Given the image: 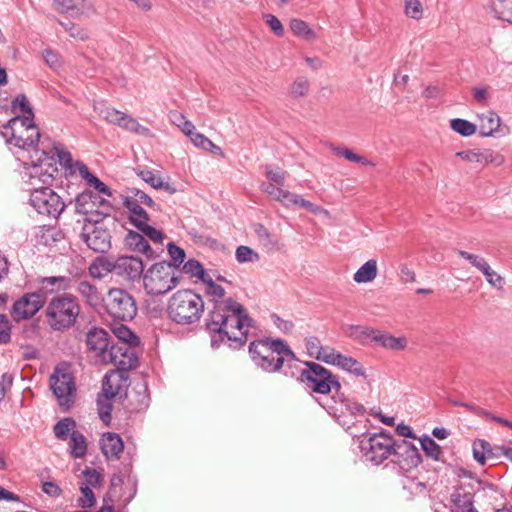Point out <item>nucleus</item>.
<instances>
[{"instance_id": "obj_1", "label": "nucleus", "mask_w": 512, "mask_h": 512, "mask_svg": "<svg viewBox=\"0 0 512 512\" xmlns=\"http://www.w3.org/2000/svg\"><path fill=\"white\" fill-rule=\"evenodd\" d=\"M252 325L253 320L246 309L232 298L215 300L206 322L211 333L216 334L221 341L231 342L230 345L234 344V347H241L247 342Z\"/></svg>"}, {"instance_id": "obj_2", "label": "nucleus", "mask_w": 512, "mask_h": 512, "mask_svg": "<svg viewBox=\"0 0 512 512\" xmlns=\"http://www.w3.org/2000/svg\"><path fill=\"white\" fill-rule=\"evenodd\" d=\"M253 363L267 373L279 372L283 367L291 368L297 361L295 353L283 339L265 338L249 345Z\"/></svg>"}, {"instance_id": "obj_3", "label": "nucleus", "mask_w": 512, "mask_h": 512, "mask_svg": "<svg viewBox=\"0 0 512 512\" xmlns=\"http://www.w3.org/2000/svg\"><path fill=\"white\" fill-rule=\"evenodd\" d=\"M55 146L63 147L55 143L49 152L44 149L35 150L34 155H30V162H25L24 178L31 193L50 189L48 186L52 184L54 175L58 172L55 165V157H57Z\"/></svg>"}, {"instance_id": "obj_4", "label": "nucleus", "mask_w": 512, "mask_h": 512, "mask_svg": "<svg viewBox=\"0 0 512 512\" xmlns=\"http://www.w3.org/2000/svg\"><path fill=\"white\" fill-rule=\"evenodd\" d=\"M166 311L174 323L183 326L193 325L202 317L204 300L193 290L181 289L169 298Z\"/></svg>"}, {"instance_id": "obj_5", "label": "nucleus", "mask_w": 512, "mask_h": 512, "mask_svg": "<svg viewBox=\"0 0 512 512\" xmlns=\"http://www.w3.org/2000/svg\"><path fill=\"white\" fill-rule=\"evenodd\" d=\"M1 135L9 145L31 150L33 154L38 150L36 146L39 143L40 132L30 117L14 116L2 127Z\"/></svg>"}, {"instance_id": "obj_6", "label": "nucleus", "mask_w": 512, "mask_h": 512, "mask_svg": "<svg viewBox=\"0 0 512 512\" xmlns=\"http://www.w3.org/2000/svg\"><path fill=\"white\" fill-rule=\"evenodd\" d=\"M80 306L73 295H60L52 298L46 306L45 315L53 330L69 328L76 322Z\"/></svg>"}, {"instance_id": "obj_7", "label": "nucleus", "mask_w": 512, "mask_h": 512, "mask_svg": "<svg viewBox=\"0 0 512 512\" xmlns=\"http://www.w3.org/2000/svg\"><path fill=\"white\" fill-rule=\"evenodd\" d=\"M179 283L172 264L158 262L143 274V288L148 295L160 296L174 289Z\"/></svg>"}, {"instance_id": "obj_8", "label": "nucleus", "mask_w": 512, "mask_h": 512, "mask_svg": "<svg viewBox=\"0 0 512 512\" xmlns=\"http://www.w3.org/2000/svg\"><path fill=\"white\" fill-rule=\"evenodd\" d=\"M306 366L301 372V381L307 388L318 394H328L331 391H334V395L339 394L341 384L335 375L315 362H306Z\"/></svg>"}, {"instance_id": "obj_9", "label": "nucleus", "mask_w": 512, "mask_h": 512, "mask_svg": "<svg viewBox=\"0 0 512 512\" xmlns=\"http://www.w3.org/2000/svg\"><path fill=\"white\" fill-rule=\"evenodd\" d=\"M105 308L111 317L121 321L132 320L137 314L136 302L132 295L118 288L108 291Z\"/></svg>"}, {"instance_id": "obj_10", "label": "nucleus", "mask_w": 512, "mask_h": 512, "mask_svg": "<svg viewBox=\"0 0 512 512\" xmlns=\"http://www.w3.org/2000/svg\"><path fill=\"white\" fill-rule=\"evenodd\" d=\"M393 445L394 439L383 432L366 436L360 441V449L366 461L375 465L381 464L392 456Z\"/></svg>"}, {"instance_id": "obj_11", "label": "nucleus", "mask_w": 512, "mask_h": 512, "mask_svg": "<svg viewBox=\"0 0 512 512\" xmlns=\"http://www.w3.org/2000/svg\"><path fill=\"white\" fill-rule=\"evenodd\" d=\"M81 238L94 252L105 253L111 248V236L103 225L101 214L83 224Z\"/></svg>"}, {"instance_id": "obj_12", "label": "nucleus", "mask_w": 512, "mask_h": 512, "mask_svg": "<svg viewBox=\"0 0 512 512\" xmlns=\"http://www.w3.org/2000/svg\"><path fill=\"white\" fill-rule=\"evenodd\" d=\"M55 152L57 153V158L59 162L65 167L69 168L72 173L78 172L83 180H85L86 184L89 187L94 188L97 192L106 195L108 197L112 196V192L110 188L103 183L99 178L93 175L86 164L80 161H76L73 163L72 157L68 151H66L63 147L55 146Z\"/></svg>"}, {"instance_id": "obj_13", "label": "nucleus", "mask_w": 512, "mask_h": 512, "mask_svg": "<svg viewBox=\"0 0 512 512\" xmlns=\"http://www.w3.org/2000/svg\"><path fill=\"white\" fill-rule=\"evenodd\" d=\"M51 389L61 407L70 408L74 403L76 387L72 375L56 367L50 377Z\"/></svg>"}, {"instance_id": "obj_14", "label": "nucleus", "mask_w": 512, "mask_h": 512, "mask_svg": "<svg viewBox=\"0 0 512 512\" xmlns=\"http://www.w3.org/2000/svg\"><path fill=\"white\" fill-rule=\"evenodd\" d=\"M75 208L77 213L86 216L84 218V223H86V221L91 220L92 218L96 219V215L98 214H101V220H104V218L109 214L110 205L106 199L99 195H96L91 191H84L77 195L75 199Z\"/></svg>"}, {"instance_id": "obj_15", "label": "nucleus", "mask_w": 512, "mask_h": 512, "mask_svg": "<svg viewBox=\"0 0 512 512\" xmlns=\"http://www.w3.org/2000/svg\"><path fill=\"white\" fill-rule=\"evenodd\" d=\"M30 203L39 214L53 218H57L66 207V203L51 188L32 192Z\"/></svg>"}, {"instance_id": "obj_16", "label": "nucleus", "mask_w": 512, "mask_h": 512, "mask_svg": "<svg viewBox=\"0 0 512 512\" xmlns=\"http://www.w3.org/2000/svg\"><path fill=\"white\" fill-rule=\"evenodd\" d=\"M103 362L111 363L117 370L127 373L137 366L138 357L135 346L127 343L112 344Z\"/></svg>"}, {"instance_id": "obj_17", "label": "nucleus", "mask_w": 512, "mask_h": 512, "mask_svg": "<svg viewBox=\"0 0 512 512\" xmlns=\"http://www.w3.org/2000/svg\"><path fill=\"white\" fill-rule=\"evenodd\" d=\"M98 114L101 118L110 124L117 125L127 131L133 132L137 135L149 137L151 131L149 128L141 125L137 119L131 115L119 111L112 107H102L98 109Z\"/></svg>"}, {"instance_id": "obj_18", "label": "nucleus", "mask_w": 512, "mask_h": 512, "mask_svg": "<svg viewBox=\"0 0 512 512\" xmlns=\"http://www.w3.org/2000/svg\"><path fill=\"white\" fill-rule=\"evenodd\" d=\"M45 300L40 292L24 294L16 300L11 309V316L15 321L32 318L43 306Z\"/></svg>"}, {"instance_id": "obj_19", "label": "nucleus", "mask_w": 512, "mask_h": 512, "mask_svg": "<svg viewBox=\"0 0 512 512\" xmlns=\"http://www.w3.org/2000/svg\"><path fill=\"white\" fill-rule=\"evenodd\" d=\"M392 456L393 462L405 471L417 467L422 461L418 448L406 440L394 441Z\"/></svg>"}, {"instance_id": "obj_20", "label": "nucleus", "mask_w": 512, "mask_h": 512, "mask_svg": "<svg viewBox=\"0 0 512 512\" xmlns=\"http://www.w3.org/2000/svg\"><path fill=\"white\" fill-rule=\"evenodd\" d=\"M114 274L135 281L143 277L144 264L142 260L134 256H121L113 261Z\"/></svg>"}, {"instance_id": "obj_21", "label": "nucleus", "mask_w": 512, "mask_h": 512, "mask_svg": "<svg viewBox=\"0 0 512 512\" xmlns=\"http://www.w3.org/2000/svg\"><path fill=\"white\" fill-rule=\"evenodd\" d=\"M53 8L61 13L68 14L74 18L90 17L96 10L88 0H54Z\"/></svg>"}, {"instance_id": "obj_22", "label": "nucleus", "mask_w": 512, "mask_h": 512, "mask_svg": "<svg viewBox=\"0 0 512 512\" xmlns=\"http://www.w3.org/2000/svg\"><path fill=\"white\" fill-rule=\"evenodd\" d=\"M109 334L102 328H92L86 335L87 350L103 362L110 347Z\"/></svg>"}, {"instance_id": "obj_23", "label": "nucleus", "mask_w": 512, "mask_h": 512, "mask_svg": "<svg viewBox=\"0 0 512 512\" xmlns=\"http://www.w3.org/2000/svg\"><path fill=\"white\" fill-rule=\"evenodd\" d=\"M455 157L460 158L463 161L474 164L476 166H485L490 163L500 165L502 163V157L490 150V149H470L460 151L455 154Z\"/></svg>"}, {"instance_id": "obj_24", "label": "nucleus", "mask_w": 512, "mask_h": 512, "mask_svg": "<svg viewBox=\"0 0 512 512\" xmlns=\"http://www.w3.org/2000/svg\"><path fill=\"white\" fill-rule=\"evenodd\" d=\"M323 407L326 408L327 411L331 414H362L365 411V408L362 404L354 402L349 398L345 397L340 390L339 394H335L332 396L331 403L325 404L323 405Z\"/></svg>"}, {"instance_id": "obj_25", "label": "nucleus", "mask_w": 512, "mask_h": 512, "mask_svg": "<svg viewBox=\"0 0 512 512\" xmlns=\"http://www.w3.org/2000/svg\"><path fill=\"white\" fill-rule=\"evenodd\" d=\"M127 375L125 372L113 370L107 373L103 379L102 394L105 397H116L121 394L126 386Z\"/></svg>"}, {"instance_id": "obj_26", "label": "nucleus", "mask_w": 512, "mask_h": 512, "mask_svg": "<svg viewBox=\"0 0 512 512\" xmlns=\"http://www.w3.org/2000/svg\"><path fill=\"white\" fill-rule=\"evenodd\" d=\"M73 288V280L65 276L43 277L39 280V290L43 297L59 291H66Z\"/></svg>"}, {"instance_id": "obj_27", "label": "nucleus", "mask_w": 512, "mask_h": 512, "mask_svg": "<svg viewBox=\"0 0 512 512\" xmlns=\"http://www.w3.org/2000/svg\"><path fill=\"white\" fill-rule=\"evenodd\" d=\"M327 364L338 366L357 377L365 376V369L358 360L353 357L345 356L337 352L335 349L333 350Z\"/></svg>"}, {"instance_id": "obj_28", "label": "nucleus", "mask_w": 512, "mask_h": 512, "mask_svg": "<svg viewBox=\"0 0 512 512\" xmlns=\"http://www.w3.org/2000/svg\"><path fill=\"white\" fill-rule=\"evenodd\" d=\"M101 450L108 460H118L123 452V441L116 433L103 434L101 441Z\"/></svg>"}, {"instance_id": "obj_29", "label": "nucleus", "mask_w": 512, "mask_h": 512, "mask_svg": "<svg viewBox=\"0 0 512 512\" xmlns=\"http://www.w3.org/2000/svg\"><path fill=\"white\" fill-rule=\"evenodd\" d=\"M76 292L82 297L87 305L96 308L103 302V297L98 288L88 280H80L75 282Z\"/></svg>"}, {"instance_id": "obj_30", "label": "nucleus", "mask_w": 512, "mask_h": 512, "mask_svg": "<svg viewBox=\"0 0 512 512\" xmlns=\"http://www.w3.org/2000/svg\"><path fill=\"white\" fill-rule=\"evenodd\" d=\"M125 242L130 250L141 253L148 259H154L157 256V253L149 245L148 241L142 234L129 231L125 238Z\"/></svg>"}, {"instance_id": "obj_31", "label": "nucleus", "mask_w": 512, "mask_h": 512, "mask_svg": "<svg viewBox=\"0 0 512 512\" xmlns=\"http://www.w3.org/2000/svg\"><path fill=\"white\" fill-rule=\"evenodd\" d=\"M374 343L384 349L403 351L406 349L408 342L405 336L395 337L389 333L378 330L376 337H374Z\"/></svg>"}, {"instance_id": "obj_32", "label": "nucleus", "mask_w": 512, "mask_h": 512, "mask_svg": "<svg viewBox=\"0 0 512 512\" xmlns=\"http://www.w3.org/2000/svg\"><path fill=\"white\" fill-rule=\"evenodd\" d=\"M452 512H478L473 507V497L471 493L462 489H456L450 497Z\"/></svg>"}, {"instance_id": "obj_33", "label": "nucleus", "mask_w": 512, "mask_h": 512, "mask_svg": "<svg viewBox=\"0 0 512 512\" xmlns=\"http://www.w3.org/2000/svg\"><path fill=\"white\" fill-rule=\"evenodd\" d=\"M378 329H374L362 325H350L345 330V333L359 342L362 345H369L374 343V337H376Z\"/></svg>"}, {"instance_id": "obj_34", "label": "nucleus", "mask_w": 512, "mask_h": 512, "mask_svg": "<svg viewBox=\"0 0 512 512\" xmlns=\"http://www.w3.org/2000/svg\"><path fill=\"white\" fill-rule=\"evenodd\" d=\"M479 123L476 125L481 136H491L500 127V117L492 112L487 111L478 116Z\"/></svg>"}, {"instance_id": "obj_35", "label": "nucleus", "mask_w": 512, "mask_h": 512, "mask_svg": "<svg viewBox=\"0 0 512 512\" xmlns=\"http://www.w3.org/2000/svg\"><path fill=\"white\" fill-rule=\"evenodd\" d=\"M305 347L308 354L317 360L327 363L333 352V348L322 346L320 340L315 336H310L305 339Z\"/></svg>"}, {"instance_id": "obj_36", "label": "nucleus", "mask_w": 512, "mask_h": 512, "mask_svg": "<svg viewBox=\"0 0 512 512\" xmlns=\"http://www.w3.org/2000/svg\"><path fill=\"white\" fill-rule=\"evenodd\" d=\"M281 187L282 186L268 181L261 183V190L265 192L270 198L281 202L286 207H290V201L294 193L288 190H284Z\"/></svg>"}, {"instance_id": "obj_37", "label": "nucleus", "mask_w": 512, "mask_h": 512, "mask_svg": "<svg viewBox=\"0 0 512 512\" xmlns=\"http://www.w3.org/2000/svg\"><path fill=\"white\" fill-rule=\"evenodd\" d=\"M378 274V266L376 259H370L366 261L360 268L354 273L353 280L356 283H369L376 279Z\"/></svg>"}, {"instance_id": "obj_38", "label": "nucleus", "mask_w": 512, "mask_h": 512, "mask_svg": "<svg viewBox=\"0 0 512 512\" xmlns=\"http://www.w3.org/2000/svg\"><path fill=\"white\" fill-rule=\"evenodd\" d=\"M124 206L129 211V219L130 222L137 228L141 225H144L145 222L149 221V216L147 212L136 203V201H132V199L126 198L124 201Z\"/></svg>"}, {"instance_id": "obj_39", "label": "nucleus", "mask_w": 512, "mask_h": 512, "mask_svg": "<svg viewBox=\"0 0 512 512\" xmlns=\"http://www.w3.org/2000/svg\"><path fill=\"white\" fill-rule=\"evenodd\" d=\"M490 9L496 18L512 24V0H491Z\"/></svg>"}, {"instance_id": "obj_40", "label": "nucleus", "mask_w": 512, "mask_h": 512, "mask_svg": "<svg viewBox=\"0 0 512 512\" xmlns=\"http://www.w3.org/2000/svg\"><path fill=\"white\" fill-rule=\"evenodd\" d=\"M290 29L295 36L306 41H313L317 38L315 31L310 28L307 22L301 19H292L290 21Z\"/></svg>"}, {"instance_id": "obj_41", "label": "nucleus", "mask_w": 512, "mask_h": 512, "mask_svg": "<svg viewBox=\"0 0 512 512\" xmlns=\"http://www.w3.org/2000/svg\"><path fill=\"white\" fill-rule=\"evenodd\" d=\"M88 270L91 277L101 279L108 273H114L113 262L103 258H96L90 264Z\"/></svg>"}, {"instance_id": "obj_42", "label": "nucleus", "mask_w": 512, "mask_h": 512, "mask_svg": "<svg viewBox=\"0 0 512 512\" xmlns=\"http://www.w3.org/2000/svg\"><path fill=\"white\" fill-rule=\"evenodd\" d=\"M70 453L75 458L83 457L87 452V443L84 435L79 431L70 434Z\"/></svg>"}, {"instance_id": "obj_43", "label": "nucleus", "mask_w": 512, "mask_h": 512, "mask_svg": "<svg viewBox=\"0 0 512 512\" xmlns=\"http://www.w3.org/2000/svg\"><path fill=\"white\" fill-rule=\"evenodd\" d=\"M143 181L151 185V187L155 189H164L173 193L175 189H173L169 183L164 182L160 177L156 176L155 173L151 170H142L138 173Z\"/></svg>"}, {"instance_id": "obj_44", "label": "nucleus", "mask_w": 512, "mask_h": 512, "mask_svg": "<svg viewBox=\"0 0 512 512\" xmlns=\"http://www.w3.org/2000/svg\"><path fill=\"white\" fill-rule=\"evenodd\" d=\"M112 331L116 338L119 340L118 343H127L134 346H137L139 343L138 337L123 324L114 326Z\"/></svg>"}, {"instance_id": "obj_45", "label": "nucleus", "mask_w": 512, "mask_h": 512, "mask_svg": "<svg viewBox=\"0 0 512 512\" xmlns=\"http://www.w3.org/2000/svg\"><path fill=\"white\" fill-rule=\"evenodd\" d=\"M11 108L14 113H21L22 115H19L20 117H30L31 120L34 118L32 107L24 94L16 96L11 103Z\"/></svg>"}, {"instance_id": "obj_46", "label": "nucleus", "mask_w": 512, "mask_h": 512, "mask_svg": "<svg viewBox=\"0 0 512 512\" xmlns=\"http://www.w3.org/2000/svg\"><path fill=\"white\" fill-rule=\"evenodd\" d=\"M450 127L453 131L464 137L472 136L477 130L476 124L460 118L452 119L450 121Z\"/></svg>"}, {"instance_id": "obj_47", "label": "nucleus", "mask_w": 512, "mask_h": 512, "mask_svg": "<svg viewBox=\"0 0 512 512\" xmlns=\"http://www.w3.org/2000/svg\"><path fill=\"white\" fill-rule=\"evenodd\" d=\"M75 426L76 422L72 418H63L55 424L54 434L60 440H67L69 433L75 431Z\"/></svg>"}, {"instance_id": "obj_48", "label": "nucleus", "mask_w": 512, "mask_h": 512, "mask_svg": "<svg viewBox=\"0 0 512 512\" xmlns=\"http://www.w3.org/2000/svg\"><path fill=\"white\" fill-rule=\"evenodd\" d=\"M420 444L425 454L434 459L439 460L442 454L441 447L429 436L420 439Z\"/></svg>"}, {"instance_id": "obj_49", "label": "nucleus", "mask_w": 512, "mask_h": 512, "mask_svg": "<svg viewBox=\"0 0 512 512\" xmlns=\"http://www.w3.org/2000/svg\"><path fill=\"white\" fill-rule=\"evenodd\" d=\"M111 399H113V397H105L103 395H102V397H99L97 399L98 413H99L100 419L105 424H109L111 421V411H112Z\"/></svg>"}, {"instance_id": "obj_50", "label": "nucleus", "mask_w": 512, "mask_h": 512, "mask_svg": "<svg viewBox=\"0 0 512 512\" xmlns=\"http://www.w3.org/2000/svg\"><path fill=\"white\" fill-rule=\"evenodd\" d=\"M405 15L414 20H419L423 16V5L420 0H404Z\"/></svg>"}, {"instance_id": "obj_51", "label": "nucleus", "mask_w": 512, "mask_h": 512, "mask_svg": "<svg viewBox=\"0 0 512 512\" xmlns=\"http://www.w3.org/2000/svg\"><path fill=\"white\" fill-rule=\"evenodd\" d=\"M293 206L302 207V208L312 212L313 214H320L322 212L327 213V211L324 210L322 207L303 199L300 195L295 194V193L293 194V197L290 201V207H293Z\"/></svg>"}, {"instance_id": "obj_52", "label": "nucleus", "mask_w": 512, "mask_h": 512, "mask_svg": "<svg viewBox=\"0 0 512 512\" xmlns=\"http://www.w3.org/2000/svg\"><path fill=\"white\" fill-rule=\"evenodd\" d=\"M490 452V445L484 440H476L473 443V456L474 459L481 465L485 464L486 453Z\"/></svg>"}, {"instance_id": "obj_53", "label": "nucleus", "mask_w": 512, "mask_h": 512, "mask_svg": "<svg viewBox=\"0 0 512 512\" xmlns=\"http://www.w3.org/2000/svg\"><path fill=\"white\" fill-rule=\"evenodd\" d=\"M254 232L265 247L273 248L275 246L276 240L264 225L256 224L254 226Z\"/></svg>"}, {"instance_id": "obj_54", "label": "nucleus", "mask_w": 512, "mask_h": 512, "mask_svg": "<svg viewBox=\"0 0 512 512\" xmlns=\"http://www.w3.org/2000/svg\"><path fill=\"white\" fill-rule=\"evenodd\" d=\"M486 278L487 282L498 289H501L504 284V279L497 272H495L490 265L487 263L485 268L480 271Z\"/></svg>"}, {"instance_id": "obj_55", "label": "nucleus", "mask_w": 512, "mask_h": 512, "mask_svg": "<svg viewBox=\"0 0 512 512\" xmlns=\"http://www.w3.org/2000/svg\"><path fill=\"white\" fill-rule=\"evenodd\" d=\"M82 474L85 478V483H83V484L87 485L89 487L96 488V487L100 486L103 481V475L96 469L86 468L82 472Z\"/></svg>"}, {"instance_id": "obj_56", "label": "nucleus", "mask_w": 512, "mask_h": 512, "mask_svg": "<svg viewBox=\"0 0 512 512\" xmlns=\"http://www.w3.org/2000/svg\"><path fill=\"white\" fill-rule=\"evenodd\" d=\"M333 151L335 152L336 155L342 156L348 161L361 163L364 165L370 164V162L366 158L355 154L352 150L348 148L334 147Z\"/></svg>"}, {"instance_id": "obj_57", "label": "nucleus", "mask_w": 512, "mask_h": 512, "mask_svg": "<svg viewBox=\"0 0 512 512\" xmlns=\"http://www.w3.org/2000/svg\"><path fill=\"white\" fill-rule=\"evenodd\" d=\"M236 259L239 263L253 262L258 260V255L248 246H239L236 249Z\"/></svg>"}, {"instance_id": "obj_58", "label": "nucleus", "mask_w": 512, "mask_h": 512, "mask_svg": "<svg viewBox=\"0 0 512 512\" xmlns=\"http://www.w3.org/2000/svg\"><path fill=\"white\" fill-rule=\"evenodd\" d=\"M143 234V236L148 237L155 244L162 243L163 233L160 230L148 225V222H145L144 225L137 227Z\"/></svg>"}, {"instance_id": "obj_59", "label": "nucleus", "mask_w": 512, "mask_h": 512, "mask_svg": "<svg viewBox=\"0 0 512 512\" xmlns=\"http://www.w3.org/2000/svg\"><path fill=\"white\" fill-rule=\"evenodd\" d=\"M458 255L469 261V263L479 271L485 268V265L488 263L483 257L464 250H459Z\"/></svg>"}, {"instance_id": "obj_60", "label": "nucleus", "mask_w": 512, "mask_h": 512, "mask_svg": "<svg viewBox=\"0 0 512 512\" xmlns=\"http://www.w3.org/2000/svg\"><path fill=\"white\" fill-rule=\"evenodd\" d=\"M82 496L78 499V503L82 508H89L94 505L95 497L92 489L82 484L80 486Z\"/></svg>"}, {"instance_id": "obj_61", "label": "nucleus", "mask_w": 512, "mask_h": 512, "mask_svg": "<svg viewBox=\"0 0 512 512\" xmlns=\"http://www.w3.org/2000/svg\"><path fill=\"white\" fill-rule=\"evenodd\" d=\"M183 272L191 277L199 278L204 274L203 266L199 261L191 259L183 265Z\"/></svg>"}, {"instance_id": "obj_62", "label": "nucleus", "mask_w": 512, "mask_h": 512, "mask_svg": "<svg viewBox=\"0 0 512 512\" xmlns=\"http://www.w3.org/2000/svg\"><path fill=\"white\" fill-rule=\"evenodd\" d=\"M131 193L132 196L127 197L128 199H132V201H136L137 204H145L151 208H155L157 205L152 200V198L147 195L145 192L139 190V189H132Z\"/></svg>"}, {"instance_id": "obj_63", "label": "nucleus", "mask_w": 512, "mask_h": 512, "mask_svg": "<svg viewBox=\"0 0 512 512\" xmlns=\"http://www.w3.org/2000/svg\"><path fill=\"white\" fill-rule=\"evenodd\" d=\"M309 81L304 77H298L291 87V92L296 97H303L308 93Z\"/></svg>"}, {"instance_id": "obj_64", "label": "nucleus", "mask_w": 512, "mask_h": 512, "mask_svg": "<svg viewBox=\"0 0 512 512\" xmlns=\"http://www.w3.org/2000/svg\"><path fill=\"white\" fill-rule=\"evenodd\" d=\"M266 177L268 182L275 183L279 186H283L285 183L286 172L281 169L266 168Z\"/></svg>"}]
</instances>
